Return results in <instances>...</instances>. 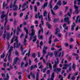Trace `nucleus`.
<instances>
[{
    "instance_id": "nucleus-18",
    "label": "nucleus",
    "mask_w": 80,
    "mask_h": 80,
    "mask_svg": "<svg viewBox=\"0 0 80 80\" xmlns=\"http://www.w3.org/2000/svg\"><path fill=\"white\" fill-rule=\"evenodd\" d=\"M9 38H10V33H7V37H6V38L7 39V41H8V40L10 39Z\"/></svg>"
},
{
    "instance_id": "nucleus-44",
    "label": "nucleus",
    "mask_w": 80,
    "mask_h": 80,
    "mask_svg": "<svg viewBox=\"0 0 80 80\" xmlns=\"http://www.w3.org/2000/svg\"><path fill=\"white\" fill-rule=\"evenodd\" d=\"M24 35L23 34V33H22L20 36V38H22V37H23Z\"/></svg>"
},
{
    "instance_id": "nucleus-13",
    "label": "nucleus",
    "mask_w": 80,
    "mask_h": 80,
    "mask_svg": "<svg viewBox=\"0 0 80 80\" xmlns=\"http://www.w3.org/2000/svg\"><path fill=\"white\" fill-rule=\"evenodd\" d=\"M55 75V73H54V72H52V75H51V77L50 78L51 80H54V75Z\"/></svg>"
},
{
    "instance_id": "nucleus-38",
    "label": "nucleus",
    "mask_w": 80,
    "mask_h": 80,
    "mask_svg": "<svg viewBox=\"0 0 80 80\" xmlns=\"http://www.w3.org/2000/svg\"><path fill=\"white\" fill-rule=\"evenodd\" d=\"M23 13H21L19 15V17L20 18H22V16H23Z\"/></svg>"
},
{
    "instance_id": "nucleus-52",
    "label": "nucleus",
    "mask_w": 80,
    "mask_h": 80,
    "mask_svg": "<svg viewBox=\"0 0 80 80\" xmlns=\"http://www.w3.org/2000/svg\"><path fill=\"white\" fill-rule=\"evenodd\" d=\"M67 67H68V66H67V67H63V68H62V69L63 70V69H64V70H67Z\"/></svg>"
},
{
    "instance_id": "nucleus-63",
    "label": "nucleus",
    "mask_w": 80,
    "mask_h": 80,
    "mask_svg": "<svg viewBox=\"0 0 80 80\" xmlns=\"http://www.w3.org/2000/svg\"><path fill=\"white\" fill-rule=\"evenodd\" d=\"M42 37L43 36H40V37L38 38L39 39H42Z\"/></svg>"
},
{
    "instance_id": "nucleus-42",
    "label": "nucleus",
    "mask_w": 80,
    "mask_h": 80,
    "mask_svg": "<svg viewBox=\"0 0 80 80\" xmlns=\"http://www.w3.org/2000/svg\"><path fill=\"white\" fill-rule=\"evenodd\" d=\"M33 28H34V26H32L31 27V28H32V29H31V33H32V29H33L34 31H35V30H34V29H33Z\"/></svg>"
},
{
    "instance_id": "nucleus-39",
    "label": "nucleus",
    "mask_w": 80,
    "mask_h": 80,
    "mask_svg": "<svg viewBox=\"0 0 80 80\" xmlns=\"http://www.w3.org/2000/svg\"><path fill=\"white\" fill-rule=\"evenodd\" d=\"M5 37H6V35H5V34H3L2 36V38H3L4 39V40H5Z\"/></svg>"
},
{
    "instance_id": "nucleus-19",
    "label": "nucleus",
    "mask_w": 80,
    "mask_h": 80,
    "mask_svg": "<svg viewBox=\"0 0 80 80\" xmlns=\"http://www.w3.org/2000/svg\"><path fill=\"white\" fill-rule=\"evenodd\" d=\"M80 16H78L77 17V19L76 20V22H77L78 21V20L79 18V19L78 20V22L79 23L80 22Z\"/></svg>"
},
{
    "instance_id": "nucleus-56",
    "label": "nucleus",
    "mask_w": 80,
    "mask_h": 80,
    "mask_svg": "<svg viewBox=\"0 0 80 80\" xmlns=\"http://www.w3.org/2000/svg\"><path fill=\"white\" fill-rule=\"evenodd\" d=\"M9 27H10V26H9V25H8L7 28L6 29V30H9Z\"/></svg>"
},
{
    "instance_id": "nucleus-51",
    "label": "nucleus",
    "mask_w": 80,
    "mask_h": 80,
    "mask_svg": "<svg viewBox=\"0 0 80 80\" xmlns=\"http://www.w3.org/2000/svg\"><path fill=\"white\" fill-rule=\"evenodd\" d=\"M14 17H15L17 15V12H15L13 13Z\"/></svg>"
},
{
    "instance_id": "nucleus-30",
    "label": "nucleus",
    "mask_w": 80,
    "mask_h": 80,
    "mask_svg": "<svg viewBox=\"0 0 80 80\" xmlns=\"http://www.w3.org/2000/svg\"><path fill=\"white\" fill-rule=\"evenodd\" d=\"M5 52H4L2 55L1 56V58H4V57H5Z\"/></svg>"
},
{
    "instance_id": "nucleus-40",
    "label": "nucleus",
    "mask_w": 80,
    "mask_h": 80,
    "mask_svg": "<svg viewBox=\"0 0 80 80\" xmlns=\"http://www.w3.org/2000/svg\"><path fill=\"white\" fill-rule=\"evenodd\" d=\"M72 55L73 56H77V57H78V54L76 53H72Z\"/></svg>"
},
{
    "instance_id": "nucleus-10",
    "label": "nucleus",
    "mask_w": 80,
    "mask_h": 80,
    "mask_svg": "<svg viewBox=\"0 0 80 80\" xmlns=\"http://www.w3.org/2000/svg\"><path fill=\"white\" fill-rule=\"evenodd\" d=\"M5 24H4V27H5V26H6V25L7 24V22H8V21L7 20H8V17L7 16H5Z\"/></svg>"
},
{
    "instance_id": "nucleus-1",
    "label": "nucleus",
    "mask_w": 80,
    "mask_h": 80,
    "mask_svg": "<svg viewBox=\"0 0 80 80\" xmlns=\"http://www.w3.org/2000/svg\"><path fill=\"white\" fill-rule=\"evenodd\" d=\"M57 61L55 60L54 62L55 64L53 66V70L54 71V72H56L57 73H58L61 71V68H58L57 67V63L58 64L59 63V60L58 59V58H56Z\"/></svg>"
},
{
    "instance_id": "nucleus-16",
    "label": "nucleus",
    "mask_w": 80,
    "mask_h": 80,
    "mask_svg": "<svg viewBox=\"0 0 80 80\" xmlns=\"http://www.w3.org/2000/svg\"><path fill=\"white\" fill-rule=\"evenodd\" d=\"M57 5H59V6H61V5H62V2L61 0H59L57 2Z\"/></svg>"
},
{
    "instance_id": "nucleus-54",
    "label": "nucleus",
    "mask_w": 80,
    "mask_h": 80,
    "mask_svg": "<svg viewBox=\"0 0 80 80\" xmlns=\"http://www.w3.org/2000/svg\"><path fill=\"white\" fill-rule=\"evenodd\" d=\"M17 20H16V19H15L14 21V24L16 25L17 24Z\"/></svg>"
},
{
    "instance_id": "nucleus-17",
    "label": "nucleus",
    "mask_w": 80,
    "mask_h": 80,
    "mask_svg": "<svg viewBox=\"0 0 80 80\" xmlns=\"http://www.w3.org/2000/svg\"><path fill=\"white\" fill-rule=\"evenodd\" d=\"M73 25L71 27V30L72 31H73V30H74V27L76 26V25H75V23H74V22H73Z\"/></svg>"
},
{
    "instance_id": "nucleus-2",
    "label": "nucleus",
    "mask_w": 80,
    "mask_h": 80,
    "mask_svg": "<svg viewBox=\"0 0 80 80\" xmlns=\"http://www.w3.org/2000/svg\"><path fill=\"white\" fill-rule=\"evenodd\" d=\"M35 34V31H34L33 29H32V33H31V34H29V35L31 36L30 40H31L32 38H34V39L32 41L33 42H35L37 40V36H36V35L34 36Z\"/></svg>"
},
{
    "instance_id": "nucleus-4",
    "label": "nucleus",
    "mask_w": 80,
    "mask_h": 80,
    "mask_svg": "<svg viewBox=\"0 0 80 80\" xmlns=\"http://www.w3.org/2000/svg\"><path fill=\"white\" fill-rule=\"evenodd\" d=\"M12 50H13V47L12 46H11L10 48V49L8 51L9 55L8 57V61L10 62H11V57H10V56H11V53H12Z\"/></svg>"
},
{
    "instance_id": "nucleus-37",
    "label": "nucleus",
    "mask_w": 80,
    "mask_h": 80,
    "mask_svg": "<svg viewBox=\"0 0 80 80\" xmlns=\"http://www.w3.org/2000/svg\"><path fill=\"white\" fill-rule=\"evenodd\" d=\"M48 49V47L44 46L43 50H47Z\"/></svg>"
},
{
    "instance_id": "nucleus-64",
    "label": "nucleus",
    "mask_w": 80,
    "mask_h": 80,
    "mask_svg": "<svg viewBox=\"0 0 80 80\" xmlns=\"http://www.w3.org/2000/svg\"><path fill=\"white\" fill-rule=\"evenodd\" d=\"M78 2V5H80V0H77Z\"/></svg>"
},
{
    "instance_id": "nucleus-27",
    "label": "nucleus",
    "mask_w": 80,
    "mask_h": 80,
    "mask_svg": "<svg viewBox=\"0 0 80 80\" xmlns=\"http://www.w3.org/2000/svg\"><path fill=\"white\" fill-rule=\"evenodd\" d=\"M20 49L22 52H23V45H22L20 46Z\"/></svg>"
},
{
    "instance_id": "nucleus-36",
    "label": "nucleus",
    "mask_w": 80,
    "mask_h": 80,
    "mask_svg": "<svg viewBox=\"0 0 80 80\" xmlns=\"http://www.w3.org/2000/svg\"><path fill=\"white\" fill-rule=\"evenodd\" d=\"M58 19H55L54 20L53 22L54 23H55V22H58Z\"/></svg>"
},
{
    "instance_id": "nucleus-25",
    "label": "nucleus",
    "mask_w": 80,
    "mask_h": 80,
    "mask_svg": "<svg viewBox=\"0 0 80 80\" xmlns=\"http://www.w3.org/2000/svg\"><path fill=\"white\" fill-rule=\"evenodd\" d=\"M42 53L43 54V55H44L47 53V52H46V50L45 49H43L42 50Z\"/></svg>"
},
{
    "instance_id": "nucleus-41",
    "label": "nucleus",
    "mask_w": 80,
    "mask_h": 80,
    "mask_svg": "<svg viewBox=\"0 0 80 80\" xmlns=\"http://www.w3.org/2000/svg\"><path fill=\"white\" fill-rule=\"evenodd\" d=\"M63 3V4L64 5H66V4H67V1H63L62 2Z\"/></svg>"
},
{
    "instance_id": "nucleus-53",
    "label": "nucleus",
    "mask_w": 80,
    "mask_h": 80,
    "mask_svg": "<svg viewBox=\"0 0 80 80\" xmlns=\"http://www.w3.org/2000/svg\"><path fill=\"white\" fill-rule=\"evenodd\" d=\"M2 30L0 29V36H2Z\"/></svg>"
},
{
    "instance_id": "nucleus-48",
    "label": "nucleus",
    "mask_w": 80,
    "mask_h": 80,
    "mask_svg": "<svg viewBox=\"0 0 80 80\" xmlns=\"http://www.w3.org/2000/svg\"><path fill=\"white\" fill-rule=\"evenodd\" d=\"M27 52V50L24 51V52H22V55H23L25 54V52Z\"/></svg>"
},
{
    "instance_id": "nucleus-12",
    "label": "nucleus",
    "mask_w": 80,
    "mask_h": 80,
    "mask_svg": "<svg viewBox=\"0 0 80 80\" xmlns=\"http://www.w3.org/2000/svg\"><path fill=\"white\" fill-rule=\"evenodd\" d=\"M72 9H70V12H68L67 14L68 15V16L69 17H71V15H72Z\"/></svg>"
},
{
    "instance_id": "nucleus-24",
    "label": "nucleus",
    "mask_w": 80,
    "mask_h": 80,
    "mask_svg": "<svg viewBox=\"0 0 80 80\" xmlns=\"http://www.w3.org/2000/svg\"><path fill=\"white\" fill-rule=\"evenodd\" d=\"M25 6H26V8H28V6H27V3H24V4H23V5L22 7V8H24V7H25Z\"/></svg>"
},
{
    "instance_id": "nucleus-5",
    "label": "nucleus",
    "mask_w": 80,
    "mask_h": 80,
    "mask_svg": "<svg viewBox=\"0 0 80 80\" xmlns=\"http://www.w3.org/2000/svg\"><path fill=\"white\" fill-rule=\"evenodd\" d=\"M16 1L14 2L12 8L15 7V8H13V11H17V10H18V5H16Z\"/></svg>"
},
{
    "instance_id": "nucleus-46",
    "label": "nucleus",
    "mask_w": 80,
    "mask_h": 80,
    "mask_svg": "<svg viewBox=\"0 0 80 80\" xmlns=\"http://www.w3.org/2000/svg\"><path fill=\"white\" fill-rule=\"evenodd\" d=\"M48 21L50 22L51 21V19H50V16L48 15Z\"/></svg>"
},
{
    "instance_id": "nucleus-23",
    "label": "nucleus",
    "mask_w": 80,
    "mask_h": 80,
    "mask_svg": "<svg viewBox=\"0 0 80 80\" xmlns=\"http://www.w3.org/2000/svg\"><path fill=\"white\" fill-rule=\"evenodd\" d=\"M30 75H31V77H33V78L35 79V74H33V73L32 72H31L30 73Z\"/></svg>"
},
{
    "instance_id": "nucleus-31",
    "label": "nucleus",
    "mask_w": 80,
    "mask_h": 80,
    "mask_svg": "<svg viewBox=\"0 0 80 80\" xmlns=\"http://www.w3.org/2000/svg\"><path fill=\"white\" fill-rule=\"evenodd\" d=\"M47 11H45L43 13V17H45V16H47Z\"/></svg>"
},
{
    "instance_id": "nucleus-43",
    "label": "nucleus",
    "mask_w": 80,
    "mask_h": 80,
    "mask_svg": "<svg viewBox=\"0 0 80 80\" xmlns=\"http://www.w3.org/2000/svg\"><path fill=\"white\" fill-rule=\"evenodd\" d=\"M47 70V68H44L42 70V72L43 73H45V71H46V70Z\"/></svg>"
},
{
    "instance_id": "nucleus-34",
    "label": "nucleus",
    "mask_w": 80,
    "mask_h": 80,
    "mask_svg": "<svg viewBox=\"0 0 80 80\" xmlns=\"http://www.w3.org/2000/svg\"><path fill=\"white\" fill-rule=\"evenodd\" d=\"M32 57L33 58H35V53H33L31 55Z\"/></svg>"
},
{
    "instance_id": "nucleus-57",
    "label": "nucleus",
    "mask_w": 80,
    "mask_h": 80,
    "mask_svg": "<svg viewBox=\"0 0 80 80\" xmlns=\"http://www.w3.org/2000/svg\"><path fill=\"white\" fill-rule=\"evenodd\" d=\"M50 70H48L47 71V73L48 74H50Z\"/></svg>"
},
{
    "instance_id": "nucleus-61",
    "label": "nucleus",
    "mask_w": 80,
    "mask_h": 80,
    "mask_svg": "<svg viewBox=\"0 0 80 80\" xmlns=\"http://www.w3.org/2000/svg\"><path fill=\"white\" fill-rule=\"evenodd\" d=\"M80 33H78L77 35V37L79 38V37H80Z\"/></svg>"
},
{
    "instance_id": "nucleus-49",
    "label": "nucleus",
    "mask_w": 80,
    "mask_h": 80,
    "mask_svg": "<svg viewBox=\"0 0 80 80\" xmlns=\"http://www.w3.org/2000/svg\"><path fill=\"white\" fill-rule=\"evenodd\" d=\"M55 10H57V9L58 8V6L57 5H56L55 7Z\"/></svg>"
},
{
    "instance_id": "nucleus-22",
    "label": "nucleus",
    "mask_w": 80,
    "mask_h": 80,
    "mask_svg": "<svg viewBox=\"0 0 80 80\" xmlns=\"http://www.w3.org/2000/svg\"><path fill=\"white\" fill-rule=\"evenodd\" d=\"M69 18H68V17L67 18H65L64 20V22H68V21L69 20Z\"/></svg>"
},
{
    "instance_id": "nucleus-14",
    "label": "nucleus",
    "mask_w": 80,
    "mask_h": 80,
    "mask_svg": "<svg viewBox=\"0 0 80 80\" xmlns=\"http://www.w3.org/2000/svg\"><path fill=\"white\" fill-rule=\"evenodd\" d=\"M60 32V30H59L58 28H57L55 32V34L57 35V33Z\"/></svg>"
},
{
    "instance_id": "nucleus-9",
    "label": "nucleus",
    "mask_w": 80,
    "mask_h": 80,
    "mask_svg": "<svg viewBox=\"0 0 80 80\" xmlns=\"http://www.w3.org/2000/svg\"><path fill=\"white\" fill-rule=\"evenodd\" d=\"M49 66V68L50 69V70H52V64H51V63H48V62L47 63L46 65L47 66Z\"/></svg>"
},
{
    "instance_id": "nucleus-33",
    "label": "nucleus",
    "mask_w": 80,
    "mask_h": 80,
    "mask_svg": "<svg viewBox=\"0 0 80 80\" xmlns=\"http://www.w3.org/2000/svg\"><path fill=\"white\" fill-rule=\"evenodd\" d=\"M75 67H76V66L75 65V64L73 63L72 66V68L73 69V70H75Z\"/></svg>"
},
{
    "instance_id": "nucleus-21",
    "label": "nucleus",
    "mask_w": 80,
    "mask_h": 80,
    "mask_svg": "<svg viewBox=\"0 0 80 80\" xmlns=\"http://www.w3.org/2000/svg\"><path fill=\"white\" fill-rule=\"evenodd\" d=\"M46 25L48 26V28H51V27H52V26L50 25L49 23L48 22H47Z\"/></svg>"
},
{
    "instance_id": "nucleus-35",
    "label": "nucleus",
    "mask_w": 80,
    "mask_h": 80,
    "mask_svg": "<svg viewBox=\"0 0 80 80\" xmlns=\"http://www.w3.org/2000/svg\"><path fill=\"white\" fill-rule=\"evenodd\" d=\"M38 18L39 19H40L41 18V20H43V17H42V15L39 16L38 17Z\"/></svg>"
},
{
    "instance_id": "nucleus-58",
    "label": "nucleus",
    "mask_w": 80,
    "mask_h": 80,
    "mask_svg": "<svg viewBox=\"0 0 80 80\" xmlns=\"http://www.w3.org/2000/svg\"><path fill=\"white\" fill-rule=\"evenodd\" d=\"M75 78V76L72 77L71 78V79L72 80H74Z\"/></svg>"
},
{
    "instance_id": "nucleus-60",
    "label": "nucleus",
    "mask_w": 80,
    "mask_h": 80,
    "mask_svg": "<svg viewBox=\"0 0 80 80\" xmlns=\"http://www.w3.org/2000/svg\"><path fill=\"white\" fill-rule=\"evenodd\" d=\"M58 54V52H55L54 55H55V57H57Z\"/></svg>"
},
{
    "instance_id": "nucleus-29",
    "label": "nucleus",
    "mask_w": 80,
    "mask_h": 80,
    "mask_svg": "<svg viewBox=\"0 0 80 80\" xmlns=\"http://www.w3.org/2000/svg\"><path fill=\"white\" fill-rule=\"evenodd\" d=\"M47 7V3H45L43 5V8H45V7Z\"/></svg>"
},
{
    "instance_id": "nucleus-6",
    "label": "nucleus",
    "mask_w": 80,
    "mask_h": 80,
    "mask_svg": "<svg viewBox=\"0 0 80 80\" xmlns=\"http://www.w3.org/2000/svg\"><path fill=\"white\" fill-rule=\"evenodd\" d=\"M74 7L75 9V13L76 14H78V13H79V11H78V6H76V5H74Z\"/></svg>"
},
{
    "instance_id": "nucleus-20",
    "label": "nucleus",
    "mask_w": 80,
    "mask_h": 80,
    "mask_svg": "<svg viewBox=\"0 0 80 80\" xmlns=\"http://www.w3.org/2000/svg\"><path fill=\"white\" fill-rule=\"evenodd\" d=\"M37 65H34V67H33V66L32 65L31 67V70H32L33 68H37Z\"/></svg>"
},
{
    "instance_id": "nucleus-32",
    "label": "nucleus",
    "mask_w": 80,
    "mask_h": 80,
    "mask_svg": "<svg viewBox=\"0 0 80 80\" xmlns=\"http://www.w3.org/2000/svg\"><path fill=\"white\" fill-rule=\"evenodd\" d=\"M51 11L52 12V15H55V12H53V11L52 9H51Z\"/></svg>"
},
{
    "instance_id": "nucleus-50",
    "label": "nucleus",
    "mask_w": 80,
    "mask_h": 80,
    "mask_svg": "<svg viewBox=\"0 0 80 80\" xmlns=\"http://www.w3.org/2000/svg\"><path fill=\"white\" fill-rule=\"evenodd\" d=\"M59 15L60 16H62V11H60L59 13Z\"/></svg>"
},
{
    "instance_id": "nucleus-8",
    "label": "nucleus",
    "mask_w": 80,
    "mask_h": 80,
    "mask_svg": "<svg viewBox=\"0 0 80 80\" xmlns=\"http://www.w3.org/2000/svg\"><path fill=\"white\" fill-rule=\"evenodd\" d=\"M18 58L17 57H16L13 61V65H14L15 64H16L17 62V61H18Z\"/></svg>"
},
{
    "instance_id": "nucleus-15",
    "label": "nucleus",
    "mask_w": 80,
    "mask_h": 80,
    "mask_svg": "<svg viewBox=\"0 0 80 80\" xmlns=\"http://www.w3.org/2000/svg\"><path fill=\"white\" fill-rule=\"evenodd\" d=\"M52 34L51 35L50 37L49 38V41L48 43L49 44H51V43H52V40H51V39H52Z\"/></svg>"
},
{
    "instance_id": "nucleus-7",
    "label": "nucleus",
    "mask_w": 80,
    "mask_h": 80,
    "mask_svg": "<svg viewBox=\"0 0 80 80\" xmlns=\"http://www.w3.org/2000/svg\"><path fill=\"white\" fill-rule=\"evenodd\" d=\"M24 30L26 32V35L25 36V39H26V38H28V36L27 35H28V30L27 29V28H24Z\"/></svg>"
},
{
    "instance_id": "nucleus-26",
    "label": "nucleus",
    "mask_w": 80,
    "mask_h": 80,
    "mask_svg": "<svg viewBox=\"0 0 80 80\" xmlns=\"http://www.w3.org/2000/svg\"><path fill=\"white\" fill-rule=\"evenodd\" d=\"M39 77V72H38L36 75V80H38V77Z\"/></svg>"
},
{
    "instance_id": "nucleus-11",
    "label": "nucleus",
    "mask_w": 80,
    "mask_h": 80,
    "mask_svg": "<svg viewBox=\"0 0 80 80\" xmlns=\"http://www.w3.org/2000/svg\"><path fill=\"white\" fill-rule=\"evenodd\" d=\"M2 14L1 15V18H4V17L7 16V15H6V14H4L5 12L4 11H2Z\"/></svg>"
},
{
    "instance_id": "nucleus-62",
    "label": "nucleus",
    "mask_w": 80,
    "mask_h": 80,
    "mask_svg": "<svg viewBox=\"0 0 80 80\" xmlns=\"http://www.w3.org/2000/svg\"><path fill=\"white\" fill-rule=\"evenodd\" d=\"M28 18V15H27L26 16V18H24L25 20H27Z\"/></svg>"
},
{
    "instance_id": "nucleus-47",
    "label": "nucleus",
    "mask_w": 80,
    "mask_h": 80,
    "mask_svg": "<svg viewBox=\"0 0 80 80\" xmlns=\"http://www.w3.org/2000/svg\"><path fill=\"white\" fill-rule=\"evenodd\" d=\"M6 77L8 79H9V78L10 77V76L8 75V74L7 73L6 74Z\"/></svg>"
},
{
    "instance_id": "nucleus-55",
    "label": "nucleus",
    "mask_w": 80,
    "mask_h": 80,
    "mask_svg": "<svg viewBox=\"0 0 80 80\" xmlns=\"http://www.w3.org/2000/svg\"><path fill=\"white\" fill-rule=\"evenodd\" d=\"M38 57L40 58V52H38Z\"/></svg>"
},
{
    "instance_id": "nucleus-45",
    "label": "nucleus",
    "mask_w": 80,
    "mask_h": 80,
    "mask_svg": "<svg viewBox=\"0 0 80 80\" xmlns=\"http://www.w3.org/2000/svg\"><path fill=\"white\" fill-rule=\"evenodd\" d=\"M34 11L35 12H37V6H34Z\"/></svg>"
},
{
    "instance_id": "nucleus-3",
    "label": "nucleus",
    "mask_w": 80,
    "mask_h": 80,
    "mask_svg": "<svg viewBox=\"0 0 80 80\" xmlns=\"http://www.w3.org/2000/svg\"><path fill=\"white\" fill-rule=\"evenodd\" d=\"M14 41H15L16 42L14 43V48H15V47H16L17 48H18L20 46V45L21 43L19 42L18 43V40L17 39V37L14 40Z\"/></svg>"
},
{
    "instance_id": "nucleus-28",
    "label": "nucleus",
    "mask_w": 80,
    "mask_h": 80,
    "mask_svg": "<svg viewBox=\"0 0 80 80\" xmlns=\"http://www.w3.org/2000/svg\"><path fill=\"white\" fill-rule=\"evenodd\" d=\"M27 40H26V39H24V42H23V45H24V46L27 45Z\"/></svg>"
},
{
    "instance_id": "nucleus-59",
    "label": "nucleus",
    "mask_w": 80,
    "mask_h": 80,
    "mask_svg": "<svg viewBox=\"0 0 80 80\" xmlns=\"http://www.w3.org/2000/svg\"><path fill=\"white\" fill-rule=\"evenodd\" d=\"M24 65V62H22L21 64V68H22L23 67V65Z\"/></svg>"
}]
</instances>
